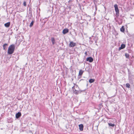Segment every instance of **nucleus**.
Listing matches in <instances>:
<instances>
[{
    "label": "nucleus",
    "mask_w": 134,
    "mask_h": 134,
    "mask_svg": "<svg viewBox=\"0 0 134 134\" xmlns=\"http://www.w3.org/2000/svg\"><path fill=\"white\" fill-rule=\"evenodd\" d=\"M84 80L83 79H81L80 80V81H81L82 80Z\"/></svg>",
    "instance_id": "obj_28"
},
{
    "label": "nucleus",
    "mask_w": 134,
    "mask_h": 134,
    "mask_svg": "<svg viewBox=\"0 0 134 134\" xmlns=\"http://www.w3.org/2000/svg\"><path fill=\"white\" fill-rule=\"evenodd\" d=\"M126 57L127 58H129V54L127 53H125V54Z\"/></svg>",
    "instance_id": "obj_18"
},
{
    "label": "nucleus",
    "mask_w": 134,
    "mask_h": 134,
    "mask_svg": "<svg viewBox=\"0 0 134 134\" xmlns=\"http://www.w3.org/2000/svg\"><path fill=\"white\" fill-rule=\"evenodd\" d=\"M125 45L124 44H122L120 47H119V50L120 51L121 49H122L125 47Z\"/></svg>",
    "instance_id": "obj_6"
},
{
    "label": "nucleus",
    "mask_w": 134,
    "mask_h": 134,
    "mask_svg": "<svg viewBox=\"0 0 134 134\" xmlns=\"http://www.w3.org/2000/svg\"><path fill=\"white\" fill-rule=\"evenodd\" d=\"M95 8H96V10H97V8L96 6H95Z\"/></svg>",
    "instance_id": "obj_25"
},
{
    "label": "nucleus",
    "mask_w": 134,
    "mask_h": 134,
    "mask_svg": "<svg viewBox=\"0 0 134 134\" xmlns=\"http://www.w3.org/2000/svg\"><path fill=\"white\" fill-rule=\"evenodd\" d=\"M85 54L86 56L87 55V52H85Z\"/></svg>",
    "instance_id": "obj_24"
},
{
    "label": "nucleus",
    "mask_w": 134,
    "mask_h": 134,
    "mask_svg": "<svg viewBox=\"0 0 134 134\" xmlns=\"http://www.w3.org/2000/svg\"><path fill=\"white\" fill-rule=\"evenodd\" d=\"M94 39H95L96 40V39H97V37H95L94 38Z\"/></svg>",
    "instance_id": "obj_26"
},
{
    "label": "nucleus",
    "mask_w": 134,
    "mask_h": 134,
    "mask_svg": "<svg viewBox=\"0 0 134 134\" xmlns=\"http://www.w3.org/2000/svg\"><path fill=\"white\" fill-rule=\"evenodd\" d=\"M76 45V43H74L72 41H71L70 42L69 46L70 47H74Z\"/></svg>",
    "instance_id": "obj_4"
},
{
    "label": "nucleus",
    "mask_w": 134,
    "mask_h": 134,
    "mask_svg": "<svg viewBox=\"0 0 134 134\" xmlns=\"http://www.w3.org/2000/svg\"><path fill=\"white\" fill-rule=\"evenodd\" d=\"M8 45V44L7 43H4L3 45V49L6 50L7 48V46Z\"/></svg>",
    "instance_id": "obj_9"
},
{
    "label": "nucleus",
    "mask_w": 134,
    "mask_h": 134,
    "mask_svg": "<svg viewBox=\"0 0 134 134\" xmlns=\"http://www.w3.org/2000/svg\"><path fill=\"white\" fill-rule=\"evenodd\" d=\"M126 86L127 87L129 88L130 87V85L129 83H128L126 84Z\"/></svg>",
    "instance_id": "obj_17"
},
{
    "label": "nucleus",
    "mask_w": 134,
    "mask_h": 134,
    "mask_svg": "<svg viewBox=\"0 0 134 134\" xmlns=\"http://www.w3.org/2000/svg\"><path fill=\"white\" fill-rule=\"evenodd\" d=\"M69 30L67 29H64L63 31V33L64 34H65L69 32Z\"/></svg>",
    "instance_id": "obj_8"
},
{
    "label": "nucleus",
    "mask_w": 134,
    "mask_h": 134,
    "mask_svg": "<svg viewBox=\"0 0 134 134\" xmlns=\"http://www.w3.org/2000/svg\"><path fill=\"white\" fill-rule=\"evenodd\" d=\"M21 116V113L20 112H18L16 113L15 115L16 118L17 119L19 118Z\"/></svg>",
    "instance_id": "obj_7"
},
{
    "label": "nucleus",
    "mask_w": 134,
    "mask_h": 134,
    "mask_svg": "<svg viewBox=\"0 0 134 134\" xmlns=\"http://www.w3.org/2000/svg\"><path fill=\"white\" fill-rule=\"evenodd\" d=\"M99 107L100 108H101V107L103 106V105L101 103L99 104Z\"/></svg>",
    "instance_id": "obj_22"
},
{
    "label": "nucleus",
    "mask_w": 134,
    "mask_h": 134,
    "mask_svg": "<svg viewBox=\"0 0 134 134\" xmlns=\"http://www.w3.org/2000/svg\"><path fill=\"white\" fill-rule=\"evenodd\" d=\"M29 13L32 15V12L31 9L30 8L29 9Z\"/></svg>",
    "instance_id": "obj_20"
},
{
    "label": "nucleus",
    "mask_w": 134,
    "mask_h": 134,
    "mask_svg": "<svg viewBox=\"0 0 134 134\" xmlns=\"http://www.w3.org/2000/svg\"><path fill=\"white\" fill-rule=\"evenodd\" d=\"M114 6L115 9L116 16L117 17H118L119 16V11L118 5L116 4H115L114 5Z\"/></svg>",
    "instance_id": "obj_3"
},
{
    "label": "nucleus",
    "mask_w": 134,
    "mask_h": 134,
    "mask_svg": "<svg viewBox=\"0 0 134 134\" xmlns=\"http://www.w3.org/2000/svg\"><path fill=\"white\" fill-rule=\"evenodd\" d=\"M31 132V131H30V132Z\"/></svg>",
    "instance_id": "obj_31"
},
{
    "label": "nucleus",
    "mask_w": 134,
    "mask_h": 134,
    "mask_svg": "<svg viewBox=\"0 0 134 134\" xmlns=\"http://www.w3.org/2000/svg\"><path fill=\"white\" fill-rule=\"evenodd\" d=\"M34 23V21H32L31 23H30V26L31 27L33 25Z\"/></svg>",
    "instance_id": "obj_19"
},
{
    "label": "nucleus",
    "mask_w": 134,
    "mask_h": 134,
    "mask_svg": "<svg viewBox=\"0 0 134 134\" xmlns=\"http://www.w3.org/2000/svg\"><path fill=\"white\" fill-rule=\"evenodd\" d=\"M133 5H134V3H133Z\"/></svg>",
    "instance_id": "obj_32"
},
{
    "label": "nucleus",
    "mask_w": 134,
    "mask_h": 134,
    "mask_svg": "<svg viewBox=\"0 0 134 134\" xmlns=\"http://www.w3.org/2000/svg\"><path fill=\"white\" fill-rule=\"evenodd\" d=\"M31 132V131H30V132Z\"/></svg>",
    "instance_id": "obj_30"
},
{
    "label": "nucleus",
    "mask_w": 134,
    "mask_h": 134,
    "mask_svg": "<svg viewBox=\"0 0 134 134\" xmlns=\"http://www.w3.org/2000/svg\"><path fill=\"white\" fill-rule=\"evenodd\" d=\"M51 40L52 41V44L53 45L54 44L55 41V40L54 38L52 37L51 38Z\"/></svg>",
    "instance_id": "obj_14"
},
{
    "label": "nucleus",
    "mask_w": 134,
    "mask_h": 134,
    "mask_svg": "<svg viewBox=\"0 0 134 134\" xmlns=\"http://www.w3.org/2000/svg\"><path fill=\"white\" fill-rule=\"evenodd\" d=\"M4 26L6 27H8L10 25V23L8 22L4 24Z\"/></svg>",
    "instance_id": "obj_11"
},
{
    "label": "nucleus",
    "mask_w": 134,
    "mask_h": 134,
    "mask_svg": "<svg viewBox=\"0 0 134 134\" xmlns=\"http://www.w3.org/2000/svg\"><path fill=\"white\" fill-rule=\"evenodd\" d=\"M86 60L87 61H88L90 62L91 63L93 61V59L92 57H89L87 58Z\"/></svg>",
    "instance_id": "obj_5"
},
{
    "label": "nucleus",
    "mask_w": 134,
    "mask_h": 134,
    "mask_svg": "<svg viewBox=\"0 0 134 134\" xmlns=\"http://www.w3.org/2000/svg\"><path fill=\"white\" fill-rule=\"evenodd\" d=\"M72 89L73 93L76 95H77L79 93H81V92L83 91L80 90L79 91L76 90L74 86L72 87Z\"/></svg>",
    "instance_id": "obj_2"
},
{
    "label": "nucleus",
    "mask_w": 134,
    "mask_h": 134,
    "mask_svg": "<svg viewBox=\"0 0 134 134\" xmlns=\"http://www.w3.org/2000/svg\"><path fill=\"white\" fill-rule=\"evenodd\" d=\"M26 2H25V1H24V3H23V5L24 6H26Z\"/></svg>",
    "instance_id": "obj_21"
},
{
    "label": "nucleus",
    "mask_w": 134,
    "mask_h": 134,
    "mask_svg": "<svg viewBox=\"0 0 134 134\" xmlns=\"http://www.w3.org/2000/svg\"><path fill=\"white\" fill-rule=\"evenodd\" d=\"M108 125L109 126H111L112 127H114L115 126V124H114L111 123H108Z\"/></svg>",
    "instance_id": "obj_16"
},
{
    "label": "nucleus",
    "mask_w": 134,
    "mask_h": 134,
    "mask_svg": "<svg viewBox=\"0 0 134 134\" xmlns=\"http://www.w3.org/2000/svg\"><path fill=\"white\" fill-rule=\"evenodd\" d=\"M83 72H84L81 69L80 70V71H79V76H81V75H82Z\"/></svg>",
    "instance_id": "obj_12"
},
{
    "label": "nucleus",
    "mask_w": 134,
    "mask_h": 134,
    "mask_svg": "<svg viewBox=\"0 0 134 134\" xmlns=\"http://www.w3.org/2000/svg\"><path fill=\"white\" fill-rule=\"evenodd\" d=\"M94 80H95L93 79H91L89 80V82L90 83H91L93 82L94 81Z\"/></svg>",
    "instance_id": "obj_15"
},
{
    "label": "nucleus",
    "mask_w": 134,
    "mask_h": 134,
    "mask_svg": "<svg viewBox=\"0 0 134 134\" xmlns=\"http://www.w3.org/2000/svg\"><path fill=\"white\" fill-rule=\"evenodd\" d=\"M95 43H97V41H96H96H95Z\"/></svg>",
    "instance_id": "obj_29"
},
{
    "label": "nucleus",
    "mask_w": 134,
    "mask_h": 134,
    "mask_svg": "<svg viewBox=\"0 0 134 134\" xmlns=\"http://www.w3.org/2000/svg\"><path fill=\"white\" fill-rule=\"evenodd\" d=\"M79 129L81 131H82L83 130V124H80L79 125Z\"/></svg>",
    "instance_id": "obj_10"
},
{
    "label": "nucleus",
    "mask_w": 134,
    "mask_h": 134,
    "mask_svg": "<svg viewBox=\"0 0 134 134\" xmlns=\"http://www.w3.org/2000/svg\"><path fill=\"white\" fill-rule=\"evenodd\" d=\"M91 37H90V38H89L91 40Z\"/></svg>",
    "instance_id": "obj_27"
},
{
    "label": "nucleus",
    "mask_w": 134,
    "mask_h": 134,
    "mask_svg": "<svg viewBox=\"0 0 134 134\" xmlns=\"http://www.w3.org/2000/svg\"><path fill=\"white\" fill-rule=\"evenodd\" d=\"M15 46L14 44L10 45L9 47L8 50V54H12L15 50Z\"/></svg>",
    "instance_id": "obj_1"
},
{
    "label": "nucleus",
    "mask_w": 134,
    "mask_h": 134,
    "mask_svg": "<svg viewBox=\"0 0 134 134\" xmlns=\"http://www.w3.org/2000/svg\"><path fill=\"white\" fill-rule=\"evenodd\" d=\"M120 30L121 32H124L125 31L124 26H122V27L120 28Z\"/></svg>",
    "instance_id": "obj_13"
},
{
    "label": "nucleus",
    "mask_w": 134,
    "mask_h": 134,
    "mask_svg": "<svg viewBox=\"0 0 134 134\" xmlns=\"http://www.w3.org/2000/svg\"><path fill=\"white\" fill-rule=\"evenodd\" d=\"M73 0H69L68 1V3H70L71 2H72Z\"/></svg>",
    "instance_id": "obj_23"
}]
</instances>
